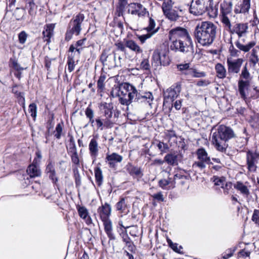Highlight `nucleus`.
Instances as JSON below:
<instances>
[{
  "label": "nucleus",
  "instance_id": "f257e3e1",
  "mask_svg": "<svg viewBox=\"0 0 259 259\" xmlns=\"http://www.w3.org/2000/svg\"><path fill=\"white\" fill-rule=\"evenodd\" d=\"M114 90L116 92V96L119 98L120 103L122 105H128L133 101L138 102L147 101L151 104L153 96L151 93H146L145 95L138 93L135 87L128 83H117L114 85Z\"/></svg>",
  "mask_w": 259,
  "mask_h": 259
},
{
  "label": "nucleus",
  "instance_id": "f03ea898",
  "mask_svg": "<svg viewBox=\"0 0 259 259\" xmlns=\"http://www.w3.org/2000/svg\"><path fill=\"white\" fill-rule=\"evenodd\" d=\"M169 37L172 41L170 46L171 50L184 54L193 52V41L187 30L185 28L177 27L172 29L169 32Z\"/></svg>",
  "mask_w": 259,
  "mask_h": 259
},
{
  "label": "nucleus",
  "instance_id": "7ed1b4c3",
  "mask_svg": "<svg viewBox=\"0 0 259 259\" xmlns=\"http://www.w3.org/2000/svg\"><path fill=\"white\" fill-rule=\"evenodd\" d=\"M217 27L210 21H203L197 25L194 36L198 43L204 47L211 45L216 37Z\"/></svg>",
  "mask_w": 259,
  "mask_h": 259
},
{
  "label": "nucleus",
  "instance_id": "20e7f679",
  "mask_svg": "<svg viewBox=\"0 0 259 259\" xmlns=\"http://www.w3.org/2000/svg\"><path fill=\"white\" fill-rule=\"evenodd\" d=\"M234 135L230 127L221 125L218 127L217 131L212 134V143L218 151L224 152L228 146L227 141L233 138Z\"/></svg>",
  "mask_w": 259,
  "mask_h": 259
},
{
  "label": "nucleus",
  "instance_id": "39448f33",
  "mask_svg": "<svg viewBox=\"0 0 259 259\" xmlns=\"http://www.w3.org/2000/svg\"><path fill=\"white\" fill-rule=\"evenodd\" d=\"M84 19V15L82 13L77 14L74 19H72L68 24L65 40L69 41L73 34L78 35L81 30V24Z\"/></svg>",
  "mask_w": 259,
  "mask_h": 259
},
{
  "label": "nucleus",
  "instance_id": "423d86ee",
  "mask_svg": "<svg viewBox=\"0 0 259 259\" xmlns=\"http://www.w3.org/2000/svg\"><path fill=\"white\" fill-rule=\"evenodd\" d=\"M168 55L169 50L166 47L155 50L152 55V65L155 67L168 65L170 62Z\"/></svg>",
  "mask_w": 259,
  "mask_h": 259
},
{
  "label": "nucleus",
  "instance_id": "0eeeda50",
  "mask_svg": "<svg viewBox=\"0 0 259 259\" xmlns=\"http://www.w3.org/2000/svg\"><path fill=\"white\" fill-rule=\"evenodd\" d=\"M98 211L100 214V218L104 223L105 231L110 238V240L113 239L112 234V223L111 221L109 219L111 214V207L110 206L106 203L105 205L100 207Z\"/></svg>",
  "mask_w": 259,
  "mask_h": 259
},
{
  "label": "nucleus",
  "instance_id": "6e6552de",
  "mask_svg": "<svg viewBox=\"0 0 259 259\" xmlns=\"http://www.w3.org/2000/svg\"><path fill=\"white\" fill-rule=\"evenodd\" d=\"M213 0H192L190 6V13L195 16L202 15L208 6H211Z\"/></svg>",
  "mask_w": 259,
  "mask_h": 259
},
{
  "label": "nucleus",
  "instance_id": "1a4fd4ad",
  "mask_svg": "<svg viewBox=\"0 0 259 259\" xmlns=\"http://www.w3.org/2000/svg\"><path fill=\"white\" fill-rule=\"evenodd\" d=\"M196 154L198 161H195L193 163V167H198L202 169L205 168L206 164L210 162V158L204 148L198 149L196 152Z\"/></svg>",
  "mask_w": 259,
  "mask_h": 259
},
{
  "label": "nucleus",
  "instance_id": "9d476101",
  "mask_svg": "<svg viewBox=\"0 0 259 259\" xmlns=\"http://www.w3.org/2000/svg\"><path fill=\"white\" fill-rule=\"evenodd\" d=\"M244 62V60L241 58L234 59L231 57H228L227 59V65L228 72L229 74H238L241 70V66Z\"/></svg>",
  "mask_w": 259,
  "mask_h": 259
},
{
  "label": "nucleus",
  "instance_id": "9b49d317",
  "mask_svg": "<svg viewBox=\"0 0 259 259\" xmlns=\"http://www.w3.org/2000/svg\"><path fill=\"white\" fill-rule=\"evenodd\" d=\"M181 91V85L177 82L167 89L164 92V100L174 101L179 95Z\"/></svg>",
  "mask_w": 259,
  "mask_h": 259
},
{
  "label": "nucleus",
  "instance_id": "f8f14e48",
  "mask_svg": "<svg viewBox=\"0 0 259 259\" xmlns=\"http://www.w3.org/2000/svg\"><path fill=\"white\" fill-rule=\"evenodd\" d=\"M259 159V153L248 151L246 154L247 168L250 172H254L257 168V164Z\"/></svg>",
  "mask_w": 259,
  "mask_h": 259
},
{
  "label": "nucleus",
  "instance_id": "ddd939ff",
  "mask_svg": "<svg viewBox=\"0 0 259 259\" xmlns=\"http://www.w3.org/2000/svg\"><path fill=\"white\" fill-rule=\"evenodd\" d=\"M45 172L52 183L58 187L59 178L57 176L55 165L52 160H49L48 161V164L46 165Z\"/></svg>",
  "mask_w": 259,
  "mask_h": 259
},
{
  "label": "nucleus",
  "instance_id": "4468645a",
  "mask_svg": "<svg viewBox=\"0 0 259 259\" xmlns=\"http://www.w3.org/2000/svg\"><path fill=\"white\" fill-rule=\"evenodd\" d=\"M128 12L132 15H137L139 17L144 16L147 13L146 9L139 3L130 4L128 7Z\"/></svg>",
  "mask_w": 259,
  "mask_h": 259
},
{
  "label": "nucleus",
  "instance_id": "2eb2a0df",
  "mask_svg": "<svg viewBox=\"0 0 259 259\" xmlns=\"http://www.w3.org/2000/svg\"><path fill=\"white\" fill-rule=\"evenodd\" d=\"M113 108L112 104L105 103L104 105V114L106 118L104 121V126L107 127H112L113 123L110 120L112 117V110Z\"/></svg>",
  "mask_w": 259,
  "mask_h": 259
},
{
  "label": "nucleus",
  "instance_id": "dca6fc26",
  "mask_svg": "<svg viewBox=\"0 0 259 259\" xmlns=\"http://www.w3.org/2000/svg\"><path fill=\"white\" fill-rule=\"evenodd\" d=\"M245 39L244 38L239 39L235 42L236 47L240 51L246 53L249 52L255 45L256 42L254 41H251L247 44H244Z\"/></svg>",
  "mask_w": 259,
  "mask_h": 259
},
{
  "label": "nucleus",
  "instance_id": "f3484780",
  "mask_svg": "<svg viewBox=\"0 0 259 259\" xmlns=\"http://www.w3.org/2000/svg\"><path fill=\"white\" fill-rule=\"evenodd\" d=\"M248 28L247 23H237L234 26L231 32L236 33L240 38L247 32Z\"/></svg>",
  "mask_w": 259,
  "mask_h": 259
},
{
  "label": "nucleus",
  "instance_id": "a211bd4d",
  "mask_svg": "<svg viewBox=\"0 0 259 259\" xmlns=\"http://www.w3.org/2000/svg\"><path fill=\"white\" fill-rule=\"evenodd\" d=\"M251 82L244 81L242 80H238V91L241 97L245 100L246 98L247 93Z\"/></svg>",
  "mask_w": 259,
  "mask_h": 259
},
{
  "label": "nucleus",
  "instance_id": "6ab92c4d",
  "mask_svg": "<svg viewBox=\"0 0 259 259\" xmlns=\"http://www.w3.org/2000/svg\"><path fill=\"white\" fill-rule=\"evenodd\" d=\"M55 25L54 24H47L45 27V30L42 32L44 35V41L49 43L51 37L53 35L54 29Z\"/></svg>",
  "mask_w": 259,
  "mask_h": 259
},
{
  "label": "nucleus",
  "instance_id": "aec40b11",
  "mask_svg": "<svg viewBox=\"0 0 259 259\" xmlns=\"http://www.w3.org/2000/svg\"><path fill=\"white\" fill-rule=\"evenodd\" d=\"M179 157H181V155L176 154L175 153H168L164 156V160L170 165H177Z\"/></svg>",
  "mask_w": 259,
  "mask_h": 259
},
{
  "label": "nucleus",
  "instance_id": "412c9836",
  "mask_svg": "<svg viewBox=\"0 0 259 259\" xmlns=\"http://www.w3.org/2000/svg\"><path fill=\"white\" fill-rule=\"evenodd\" d=\"M89 148L92 159L95 160L98 154V144L95 139H92L89 144Z\"/></svg>",
  "mask_w": 259,
  "mask_h": 259
},
{
  "label": "nucleus",
  "instance_id": "4be33fe9",
  "mask_svg": "<svg viewBox=\"0 0 259 259\" xmlns=\"http://www.w3.org/2000/svg\"><path fill=\"white\" fill-rule=\"evenodd\" d=\"M250 8V0H243L242 3L235 9V12L238 13H246L248 12Z\"/></svg>",
  "mask_w": 259,
  "mask_h": 259
},
{
  "label": "nucleus",
  "instance_id": "5701e85b",
  "mask_svg": "<svg viewBox=\"0 0 259 259\" xmlns=\"http://www.w3.org/2000/svg\"><path fill=\"white\" fill-rule=\"evenodd\" d=\"M243 80L248 82H251L252 76L247 68V64L242 68L241 73L239 74V80Z\"/></svg>",
  "mask_w": 259,
  "mask_h": 259
},
{
  "label": "nucleus",
  "instance_id": "b1692460",
  "mask_svg": "<svg viewBox=\"0 0 259 259\" xmlns=\"http://www.w3.org/2000/svg\"><path fill=\"white\" fill-rule=\"evenodd\" d=\"M215 70L217 76L221 79H224L226 77L227 70L225 66L221 63H218L215 65Z\"/></svg>",
  "mask_w": 259,
  "mask_h": 259
},
{
  "label": "nucleus",
  "instance_id": "393cba45",
  "mask_svg": "<svg viewBox=\"0 0 259 259\" xmlns=\"http://www.w3.org/2000/svg\"><path fill=\"white\" fill-rule=\"evenodd\" d=\"M26 8L28 9L29 14L34 17L36 13L37 6L34 2V0H26Z\"/></svg>",
  "mask_w": 259,
  "mask_h": 259
},
{
  "label": "nucleus",
  "instance_id": "a878e982",
  "mask_svg": "<svg viewBox=\"0 0 259 259\" xmlns=\"http://www.w3.org/2000/svg\"><path fill=\"white\" fill-rule=\"evenodd\" d=\"M187 180V177L182 175L180 174H177L175 175L174 179H172V185L175 186L176 184L181 185H184Z\"/></svg>",
  "mask_w": 259,
  "mask_h": 259
},
{
  "label": "nucleus",
  "instance_id": "bb28decb",
  "mask_svg": "<svg viewBox=\"0 0 259 259\" xmlns=\"http://www.w3.org/2000/svg\"><path fill=\"white\" fill-rule=\"evenodd\" d=\"M172 184V180L171 178H168V180L162 179L159 181V185L163 189L169 190L175 188Z\"/></svg>",
  "mask_w": 259,
  "mask_h": 259
},
{
  "label": "nucleus",
  "instance_id": "cd10ccee",
  "mask_svg": "<svg viewBox=\"0 0 259 259\" xmlns=\"http://www.w3.org/2000/svg\"><path fill=\"white\" fill-rule=\"evenodd\" d=\"M27 172L31 178H34L40 175V170L34 164H31L28 166Z\"/></svg>",
  "mask_w": 259,
  "mask_h": 259
},
{
  "label": "nucleus",
  "instance_id": "c85d7f7f",
  "mask_svg": "<svg viewBox=\"0 0 259 259\" xmlns=\"http://www.w3.org/2000/svg\"><path fill=\"white\" fill-rule=\"evenodd\" d=\"M234 188L239 191L243 195L247 196L249 194V191L247 186L244 185L241 182H237L234 185Z\"/></svg>",
  "mask_w": 259,
  "mask_h": 259
},
{
  "label": "nucleus",
  "instance_id": "c756f323",
  "mask_svg": "<svg viewBox=\"0 0 259 259\" xmlns=\"http://www.w3.org/2000/svg\"><path fill=\"white\" fill-rule=\"evenodd\" d=\"M165 16L171 21H176L180 17V15L178 10L175 9L170 10L168 13H167Z\"/></svg>",
  "mask_w": 259,
  "mask_h": 259
},
{
  "label": "nucleus",
  "instance_id": "7c9ffc66",
  "mask_svg": "<svg viewBox=\"0 0 259 259\" xmlns=\"http://www.w3.org/2000/svg\"><path fill=\"white\" fill-rule=\"evenodd\" d=\"M126 47L136 53H141L142 52L140 47L133 40H130L126 42Z\"/></svg>",
  "mask_w": 259,
  "mask_h": 259
},
{
  "label": "nucleus",
  "instance_id": "2f4dec72",
  "mask_svg": "<svg viewBox=\"0 0 259 259\" xmlns=\"http://www.w3.org/2000/svg\"><path fill=\"white\" fill-rule=\"evenodd\" d=\"M18 85L15 84L12 87V92L18 98H19V101L21 102L23 105L25 103V98L24 97V93L19 92L17 88Z\"/></svg>",
  "mask_w": 259,
  "mask_h": 259
},
{
  "label": "nucleus",
  "instance_id": "473e14b6",
  "mask_svg": "<svg viewBox=\"0 0 259 259\" xmlns=\"http://www.w3.org/2000/svg\"><path fill=\"white\" fill-rule=\"evenodd\" d=\"M106 76L104 74H101L97 81L98 91L100 93L102 92L105 89L104 82Z\"/></svg>",
  "mask_w": 259,
  "mask_h": 259
},
{
  "label": "nucleus",
  "instance_id": "72a5a7b5",
  "mask_svg": "<svg viewBox=\"0 0 259 259\" xmlns=\"http://www.w3.org/2000/svg\"><path fill=\"white\" fill-rule=\"evenodd\" d=\"M127 2L125 0H119L118 4L116 8V14L118 16L122 15L123 10Z\"/></svg>",
  "mask_w": 259,
  "mask_h": 259
},
{
  "label": "nucleus",
  "instance_id": "f704fd0d",
  "mask_svg": "<svg viewBox=\"0 0 259 259\" xmlns=\"http://www.w3.org/2000/svg\"><path fill=\"white\" fill-rule=\"evenodd\" d=\"M95 175L96 182L98 185H100L103 181V175L101 169L99 167L95 168Z\"/></svg>",
  "mask_w": 259,
  "mask_h": 259
},
{
  "label": "nucleus",
  "instance_id": "c9c22d12",
  "mask_svg": "<svg viewBox=\"0 0 259 259\" xmlns=\"http://www.w3.org/2000/svg\"><path fill=\"white\" fill-rule=\"evenodd\" d=\"M257 56V50L256 49H253L251 50L250 56L249 57V62L253 65H255L258 62Z\"/></svg>",
  "mask_w": 259,
  "mask_h": 259
},
{
  "label": "nucleus",
  "instance_id": "e433bc0d",
  "mask_svg": "<svg viewBox=\"0 0 259 259\" xmlns=\"http://www.w3.org/2000/svg\"><path fill=\"white\" fill-rule=\"evenodd\" d=\"M212 179L215 185L220 186L221 188H224V185L225 183V178L214 176Z\"/></svg>",
  "mask_w": 259,
  "mask_h": 259
},
{
  "label": "nucleus",
  "instance_id": "4c0bfd02",
  "mask_svg": "<svg viewBox=\"0 0 259 259\" xmlns=\"http://www.w3.org/2000/svg\"><path fill=\"white\" fill-rule=\"evenodd\" d=\"M28 111L31 114V116L33 118V120H35L37 115L36 105L34 103H31L28 107Z\"/></svg>",
  "mask_w": 259,
  "mask_h": 259
},
{
  "label": "nucleus",
  "instance_id": "58836bf2",
  "mask_svg": "<svg viewBox=\"0 0 259 259\" xmlns=\"http://www.w3.org/2000/svg\"><path fill=\"white\" fill-rule=\"evenodd\" d=\"M67 65L69 72H71L74 70L75 67L74 56H72V54L69 56L67 58Z\"/></svg>",
  "mask_w": 259,
  "mask_h": 259
},
{
  "label": "nucleus",
  "instance_id": "ea45409f",
  "mask_svg": "<svg viewBox=\"0 0 259 259\" xmlns=\"http://www.w3.org/2000/svg\"><path fill=\"white\" fill-rule=\"evenodd\" d=\"M63 122L59 123L57 124V126L55 128L56 134H55V137L57 139H60L61 137L62 131H63Z\"/></svg>",
  "mask_w": 259,
  "mask_h": 259
},
{
  "label": "nucleus",
  "instance_id": "a19ab883",
  "mask_svg": "<svg viewBox=\"0 0 259 259\" xmlns=\"http://www.w3.org/2000/svg\"><path fill=\"white\" fill-rule=\"evenodd\" d=\"M157 147L161 152V154L166 153L169 149V147L167 144L162 142H159L157 144Z\"/></svg>",
  "mask_w": 259,
  "mask_h": 259
},
{
  "label": "nucleus",
  "instance_id": "79ce46f5",
  "mask_svg": "<svg viewBox=\"0 0 259 259\" xmlns=\"http://www.w3.org/2000/svg\"><path fill=\"white\" fill-rule=\"evenodd\" d=\"M10 61L12 64V67L16 71H23L26 69L27 68H24L21 66V65L18 63L17 61L15 59H10Z\"/></svg>",
  "mask_w": 259,
  "mask_h": 259
},
{
  "label": "nucleus",
  "instance_id": "37998d69",
  "mask_svg": "<svg viewBox=\"0 0 259 259\" xmlns=\"http://www.w3.org/2000/svg\"><path fill=\"white\" fill-rule=\"evenodd\" d=\"M158 30V28L155 29V30L151 32H149L146 34H144L142 35H141L139 37V39L141 41L142 43L145 42V40L151 37V36L156 33Z\"/></svg>",
  "mask_w": 259,
  "mask_h": 259
},
{
  "label": "nucleus",
  "instance_id": "c03bdc74",
  "mask_svg": "<svg viewBox=\"0 0 259 259\" xmlns=\"http://www.w3.org/2000/svg\"><path fill=\"white\" fill-rule=\"evenodd\" d=\"M193 70L194 68H191L189 66L182 75L184 76L187 79L193 78Z\"/></svg>",
  "mask_w": 259,
  "mask_h": 259
},
{
  "label": "nucleus",
  "instance_id": "a18cd8bd",
  "mask_svg": "<svg viewBox=\"0 0 259 259\" xmlns=\"http://www.w3.org/2000/svg\"><path fill=\"white\" fill-rule=\"evenodd\" d=\"M78 211L79 216L81 218L85 219L87 218L88 215V212L84 207H79L78 209Z\"/></svg>",
  "mask_w": 259,
  "mask_h": 259
},
{
  "label": "nucleus",
  "instance_id": "49530a36",
  "mask_svg": "<svg viewBox=\"0 0 259 259\" xmlns=\"http://www.w3.org/2000/svg\"><path fill=\"white\" fill-rule=\"evenodd\" d=\"M232 3H230L229 5H227L226 8H225V5H224L223 7H222V15L226 16L227 14L230 13L232 11Z\"/></svg>",
  "mask_w": 259,
  "mask_h": 259
},
{
  "label": "nucleus",
  "instance_id": "de8ad7c7",
  "mask_svg": "<svg viewBox=\"0 0 259 259\" xmlns=\"http://www.w3.org/2000/svg\"><path fill=\"white\" fill-rule=\"evenodd\" d=\"M162 9L163 12L164 14V15L170 11V10H171V5L170 3L168 2H163L162 6Z\"/></svg>",
  "mask_w": 259,
  "mask_h": 259
},
{
  "label": "nucleus",
  "instance_id": "09e8293b",
  "mask_svg": "<svg viewBox=\"0 0 259 259\" xmlns=\"http://www.w3.org/2000/svg\"><path fill=\"white\" fill-rule=\"evenodd\" d=\"M27 34L24 31H21L18 35L19 41L21 44H24L27 39Z\"/></svg>",
  "mask_w": 259,
  "mask_h": 259
},
{
  "label": "nucleus",
  "instance_id": "8fccbe9b",
  "mask_svg": "<svg viewBox=\"0 0 259 259\" xmlns=\"http://www.w3.org/2000/svg\"><path fill=\"white\" fill-rule=\"evenodd\" d=\"M190 66L189 63L180 64L177 65V68L179 71H180V74L182 75L186 70Z\"/></svg>",
  "mask_w": 259,
  "mask_h": 259
},
{
  "label": "nucleus",
  "instance_id": "3c124183",
  "mask_svg": "<svg viewBox=\"0 0 259 259\" xmlns=\"http://www.w3.org/2000/svg\"><path fill=\"white\" fill-rule=\"evenodd\" d=\"M130 174L136 176H142L143 175L141 169L137 167H133L131 170Z\"/></svg>",
  "mask_w": 259,
  "mask_h": 259
},
{
  "label": "nucleus",
  "instance_id": "603ef678",
  "mask_svg": "<svg viewBox=\"0 0 259 259\" xmlns=\"http://www.w3.org/2000/svg\"><path fill=\"white\" fill-rule=\"evenodd\" d=\"M251 220L256 224L259 223V209L254 210Z\"/></svg>",
  "mask_w": 259,
  "mask_h": 259
},
{
  "label": "nucleus",
  "instance_id": "864d4df0",
  "mask_svg": "<svg viewBox=\"0 0 259 259\" xmlns=\"http://www.w3.org/2000/svg\"><path fill=\"white\" fill-rule=\"evenodd\" d=\"M229 51L230 54V57H238L239 55V51L234 48V46L232 45L230 48Z\"/></svg>",
  "mask_w": 259,
  "mask_h": 259
},
{
  "label": "nucleus",
  "instance_id": "5fc2aeb1",
  "mask_svg": "<svg viewBox=\"0 0 259 259\" xmlns=\"http://www.w3.org/2000/svg\"><path fill=\"white\" fill-rule=\"evenodd\" d=\"M155 26V23L154 20L151 18H150L149 21V25L146 28V29L148 32H150L151 31H153L154 30V28Z\"/></svg>",
  "mask_w": 259,
  "mask_h": 259
},
{
  "label": "nucleus",
  "instance_id": "6e6d98bb",
  "mask_svg": "<svg viewBox=\"0 0 259 259\" xmlns=\"http://www.w3.org/2000/svg\"><path fill=\"white\" fill-rule=\"evenodd\" d=\"M206 76V73L203 71H198L197 69L194 68L193 77L200 78Z\"/></svg>",
  "mask_w": 259,
  "mask_h": 259
},
{
  "label": "nucleus",
  "instance_id": "4d7b16f0",
  "mask_svg": "<svg viewBox=\"0 0 259 259\" xmlns=\"http://www.w3.org/2000/svg\"><path fill=\"white\" fill-rule=\"evenodd\" d=\"M106 162H108L110 167H113V153L108 154L106 158Z\"/></svg>",
  "mask_w": 259,
  "mask_h": 259
},
{
  "label": "nucleus",
  "instance_id": "13d9d810",
  "mask_svg": "<svg viewBox=\"0 0 259 259\" xmlns=\"http://www.w3.org/2000/svg\"><path fill=\"white\" fill-rule=\"evenodd\" d=\"M71 158L72 162L75 165H78L79 164V160L77 153L71 154Z\"/></svg>",
  "mask_w": 259,
  "mask_h": 259
},
{
  "label": "nucleus",
  "instance_id": "bf43d9fd",
  "mask_svg": "<svg viewBox=\"0 0 259 259\" xmlns=\"http://www.w3.org/2000/svg\"><path fill=\"white\" fill-rule=\"evenodd\" d=\"M125 207L124 199L122 198L121 200L116 204V208L118 210H122Z\"/></svg>",
  "mask_w": 259,
  "mask_h": 259
},
{
  "label": "nucleus",
  "instance_id": "052dcab7",
  "mask_svg": "<svg viewBox=\"0 0 259 259\" xmlns=\"http://www.w3.org/2000/svg\"><path fill=\"white\" fill-rule=\"evenodd\" d=\"M141 67L144 70H149L150 68V64L147 59H144L141 63Z\"/></svg>",
  "mask_w": 259,
  "mask_h": 259
},
{
  "label": "nucleus",
  "instance_id": "680f3d73",
  "mask_svg": "<svg viewBox=\"0 0 259 259\" xmlns=\"http://www.w3.org/2000/svg\"><path fill=\"white\" fill-rule=\"evenodd\" d=\"M68 152L71 154L77 153L75 144H69V148Z\"/></svg>",
  "mask_w": 259,
  "mask_h": 259
},
{
  "label": "nucleus",
  "instance_id": "e2e57ef3",
  "mask_svg": "<svg viewBox=\"0 0 259 259\" xmlns=\"http://www.w3.org/2000/svg\"><path fill=\"white\" fill-rule=\"evenodd\" d=\"M222 21L226 26L229 28L231 27V25L230 21L227 16L222 15Z\"/></svg>",
  "mask_w": 259,
  "mask_h": 259
},
{
  "label": "nucleus",
  "instance_id": "0e129e2a",
  "mask_svg": "<svg viewBox=\"0 0 259 259\" xmlns=\"http://www.w3.org/2000/svg\"><path fill=\"white\" fill-rule=\"evenodd\" d=\"M232 187V183L230 182H226L225 183V185H224V193L225 194H228L229 193V190Z\"/></svg>",
  "mask_w": 259,
  "mask_h": 259
},
{
  "label": "nucleus",
  "instance_id": "69168bd1",
  "mask_svg": "<svg viewBox=\"0 0 259 259\" xmlns=\"http://www.w3.org/2000/svg\"><path fill=\"white\" fill-rule=\"evenodd\" d=\"M85 113L88 118H89V119H91L92 118L94 117V112L93 110L90 108V107H88L85 111Z\"/></svg>",
  "mask_w": 259,
  "mask_h": 259
},
{
  "label": "nucleus",
  "instance_id": "338daca9",
  "mask_svg": "<svg viewBox=\"0 0 259 259\" xmlns=\"http://www.w3.org/2000/svg\"><path fill=\"white\" fill-rule=\"evenodd\" d=\"M182 103V100H177L173 104L172 107H174L176 110H179L181 108Z\"/></svg>",
  "mask_w": 259,
  "mask_h": 259
},
{
  "label": "nucleus",
  "instance_id": "774afa93",
  "mask_svg": "<svg viewBox=\"0 0 259 259\" xmlns=\"http://www.w3.org/2000/svg\"><path fill=\"white\" fill-rule=\"evenodd\" d=\"M209 83L210 81L208 80H201L197 81L196 84L199 87H205Z\"/></svg>",
  "mask_w": 259,
  "mask_h": 259
}]
</instances>
